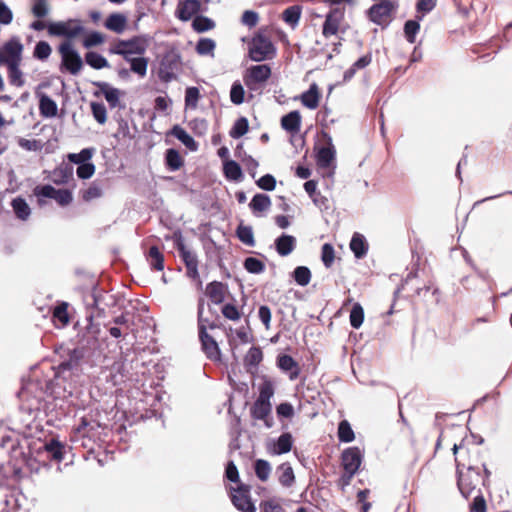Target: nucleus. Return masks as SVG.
Wrapping results in <instances>:
<instances>
[{
  "instance_id": "obj_1",
  "label": "nucleus",
  "mask_w": 512,
  "mask_h": 512,
  "mask_svg": "<svg viewBox=\"0 0 512 512\" xmlns=\"http://www.w3.org/2000/svg\"><path fill=\"white\" fill-rule=\"evenodd\" d=\"M452 450L457 466V485L462 496L468 499L482 481V477L479 468L473 466L471 461L467 460L470 451L463 442L460 444L454 443Z\"/></svg>"
},
{
  "instance_id": "obj_2",
  "label": "nucleus",
  "mask_w": 512,
  "mask_h": 512,
  "mask_svg": "<svg viewBox=\"0 0 512 512\" xmlns=\"http://www.w3.org/2000/svg\"><path fill=\"white\" fill-rule=\"evenodd\" d=\"M66 38L59 44L58 53L61 57L60 71L78 75L83 68V61L73 43L79 34H64Z\"/></svg>"
},
{
  "instance_id": "obj_3",
  "label": "nucleus",
  "mask_w": 512,
  "mask_h": 512,
  "mask_svg": "<svg viewBox=\"0 0 512 512\" xmlns=\"http://www.w3.org/2000/svg\"><path fill=\"white\" fill-rule=\"evenodd\" d=\"M174 247L178 251L179 257L185 265L186 276L195 281L198 287L202 286V280L198 271L199 260L197 254L190 249L184 241L183 236L179 232H175L172 236Z\"/></svg>"
},
{
  "instance_id": "obj_4",
  "label": "nucleus",
  "mask_w": 512,
  "mask_h": 512,
  "mask_svg": "<svg viewBox=\"0 0 512 512\" xmlns=\"http://www.w3.org/2000/svg\"><path fill=\"white\" fill-rule=\"evenodd\" d=\"M248 43V56L255 62L272 59L275 55V47L267 34H254L251 40L242 39Z\"/></svg>"
},
{
  "instance_id": "obj_5",
  "label": "nucleus",
  "mask_w": 512,
  "mask_h": 512,
  "mask_svg": "<svg viewBox=\"0 0 512 512\" xmlns=\"http://www.w3.org/2000/svg\"><path fill=\"white\" fill-rule=\"evenodd\" d=\"M182 61L181 56L176 50H169L162 56L159 68L158 77L162 82L168 83L177 78V74L181 71Z\"/></svg>"
},
{
  "instance_id": "obj_6",
  "label": "nucleus",
  "mask_w": 512,
  "mask_h": 512,
  "mask_svg": "<svg viewBox=\"0 0 512 512\" xmlns=\"http://www.w3.org/2000/svg\"><path fill=\"white\" fill-rule=\"evenodd\" d=\"M29 28L35 31L47 30V32H86L82 21L70 19L66 22H50L45 18H37Z\"/></svg>"
},
{
  "instance_id": "obj_7",
  "label": "nucleus",
  "mask_w": 512,
  "mask_h": 512,
  "mask_svg": "<svg viewBox=\"0 0 512 512\" xmlns=\"http://www.w3.org/2000/svg\"><path fill=\"white\" fill-rule=\"evenodd\" d=\"M33 194L37 197L39 206L46 204V201L42 198L54 199L60 206H67L73 200V196L70 190L55 189L51 185H38L33 189Z\"/></svg>"
},
{
  "instance_id": "obj_8",
  "label": "nucleus",
  "mask_w": 512,
  "mask_h": 512,
  "mask_svg": "<svg viewBox=\"0 0 512 512\" xmlns=\"http://www.w3.org/2000/svg\"><path fill=\"white\" fill-rule=\"evenodd\" d=\"M270 76L271 68L268 65H254L245 71L243 81L249 90L256 91L270 78Z\"/></svg>"
},
{
  "instance_id": "obj_9",
  "label": "nucleus",
  "mask_w": 512,
  "mask_h": 512,
  "mask_svg": "<svg viewBox=\"0 0 512 512\" xmlns=\"http://www.w3.org/2000/svg\"><path fill=\"white\" fill-rule=\"evenodd\" d=\"M395 9V5L390 0H383L374 4L369 10L368 15L371 21L379 25H386L391 20V14Z\"/></svg>"
},
{
  "instance_id": "obj_10",
  "label": "nucleus",
  "mask_w": 512,
  "mask_h": 512,
  "mask_svg": "<svg viewBox=\"0 0 512 512\" xmlns=\"http://www.w3.org/2000/svg\"><path fill=\"white\" fill-rule=\"evenodd\" d=\"M199 340L201 342L202 349L206 356L213 361L219 360L221 353L218 343L215 339L206 331L204 325H200Z\"/></svg>"
},
{
  "instance_id": "obj_11",
  "label": "nucleus",
  "mask_w": 512,
  "mask_h": 512,
  "mask_svg": "<svg viewBox=\"0 0 512 512\" xmlns=\"http://www.w3.org/2000/svg\"><path fill=\"white\" fill-rule=\"evenodd\" d=\"M323 137L326 139V146L317 150L316 161L319 167L328 168L335 159L336 151L330 135L323 133Z\"/></svg>"
},
{
  "instance_id": "obj_12",
  "label": "nucleus",
  "mask_w": 512,
  "mask_h": 512,
  "mask_svg": "<svg viewBox=\"0 0 512 512\" xmlns=\"http://www.w3.org/2000/svg\"><path fill=\"white\" fill-rule=\"evenodd\" d=\"M341 460L344 471L356 474L362 461L360 449L358 447L347 448L343 451Z\"/></svg>"
},
{
  "instance_id": "obj_13",
  "label": "nucleus",
  "mask_w": 512,
  "mask_h": 512,
  "mask_svg": "<svg viewBox=\"0 0 512 512\" xmlns=\"http://www.w3.org/2000/svg\"><path fill=\"white\" fill-rule=\"evenodd\" d=\"M5 65L21 64L23 45L16 38H12L2 47Z\"/></svg>"
},
{
  "instance_id": "obj_14",
  "label": "nucleus",
  "mask_w": 512,
  "mask_h": 512,
  "mask_svg": "<svg viewBox=\"0 0 512 512\" xmlns=\"http://www.w3.org/2000/svg\"><path fill=\"white\" fill-rule=\"evenodd\" d=\"M249 490L244 486H239L232 495V503L242 512H255V506L249 495Z\"/></svg>"
},
{
  "instance_id": "obj_15",
  "label": "nucleus",
  "mask_w": 512,
  "mask_h": 512,
  "mask_svg": "<svg viewBox=\"0 0 512 512\" xmlns=\"http://www.w3.org/2000/svg\"><path fill=\"white\" fill-rule=\"evenodd\" d=\"M344 8H334L326 16L322 32H338L344 30Z\"/></svg>"
},
{
  "instance_id": "obj_16",
  "label": "nucleus",
  "mask_w": 512,
  "mask_h": 512,
  "mask_svg": "<svg viewBox=\"0 0 512 512\" xmlns=\"http://www.w3.org/2000/svg\"><path fill=\"white\" fill-rule=\"evenodd\" d=\"M133 38L128 40L114 39L110 42L109 52L111 54L121 55L125 60H129L133 55Z\"/></svg>"
},
{
  "instance_id": "obj_17",
  "label": "nucleus",
  "mask_w": 512,
  "mask_h": 512,
  "mask_svg": "<svg viewBox=\"0 0 512 512\" xmlns=\"http://www.w3.org/2000/svg\"><path fill=\"white\" fill-rule=\"evenodd\" d=\"M278 367L289 373L290 380H296L300 375V366L294 358L288 354L279 355L277 358Z\"/></svg>"
},
{
  "instance_id": "obj_18",
  "label": "nucleus",
  "mask_w": 512,
  "mask_h": 512,
  "mask_svg": "<svg viewBox=\"0 0 512 512\" xmlns=\"http://www.w3.org/2000/svg\"><path fill=\"white\" fill-rule=\"evenodd\" d=\"M320 100L321 92L316 83H312L309 89L300 96L302 105L311 110L318 108Z\"/></svg>"
},
{
  "instance_id": "obj_19",
  "label": "nucleus",
  "mask_w": 512,
  "mask_h": 512,
  "mask_svg": "<svg viewBox=\"0 0 512 512\" xmlns=\"http://www.w3.org/2000/svg\"><path fill=\"white\" fill-rule=\"evenodd\" d=\"M302 117L299 111L294 110L281 118V127L291 133L296 134L300 131Z\"/></svg>"
},
{
  "instance_id": "obj_20",
  "label": "nucleus",
  "mask_w": 512,
  "mask_h": 512,
  "mask_svg": "<svg viewBox=\"0 0 512 512\" xmlns=\"http://www.w3.org/2000/svg\"><path fill=\"white\" fill-rule=\"evenodd\" d=\"M271 409L272 406L270 402L256 399L251 407V416L254 419L263 420L265 424L270 427L271 424L268 422V417L271 413Z\"/></svg>"
},
{
  "instance_id": "obj_21",
  "label": "nucleus",
  "mask_w": 512,
  "mask_h": 512,
  "mask_svg": "<svg viewBox=\"0 0 512 512\" xmlns=\"http://www.w3.org/2000/svg\"><path fill=\"white\" fill-rule=\"evenodd\" d=\"M226 287L222 282L213 281L206 286V295L212 303L218 305L225 300Z\"/></svg>"
},
{
  "instance_id": "obj_22",
  "label": "nucleus",
  "mask_w": 512,
  "mask_h": 512,
  "mask_svg": "<svg viewBox=\"0 0 512 512\" xmlns=\"http://www.w3.org/2000/svg\"><path fill=\"white\" fill-rule=\"evenodd\" d=\"M276 251L280 256H287L296 247V238L292 235L283 234L275 240Z\"/></svg>"
},
{
  "instance_id": "obj_23",
  "label": "nucleus",
  "mask_w": 512,
  "mask_h": 512,
  "mask_svg": "<svg viewBox=\"0 0 512 512\" xmlns=\"http://www.w3.org/2000/svg\"><path fill=\"white\" fill-rule=\"evenodd\" d=\"M200 10L198 0H185L178 6V16L181 20L187 21L196 15Z\"/></svg>"
},
{
  "instance_id": "obj_24",
  "label": "nucleus",
  "mask_w": 512,
  "mask_h": 512,
  "mask_svg": "<svg viewBox=\"0 0 512 512\" xmlns=\"http://www.w3.org/2000/svg\"><path fill=\"white\" fill-rule=\"evenodd\" d=\"M372 62V54L369 52L358 60H356L345 72L343 75L344 81H350L356 74L358 70L365 69Z\"/></svg>"
},
{
  "instance_id": "obj_25",
  "label": "nucleus",
  "mask_w": 512,
  "mask_h": 512,
  "mask_svg": "<svg viewBox=\"0 0 512 512\" xmlns=\"http://www.w3.org/2000/svg\"><path fill=\"white\" fill-rule=\"evenodd\" d=\"M57 104L46 94L39 96V112L43 117L52 118L57 115Z\"/></svg>"
},
{
  "instance_id": "obj_26",
  "label": "nucleus",
  "mask_w": 512,
  "mask_h": 512,
  "mask_svg": "<svg viewBox=\"0 0 512 512\" xmlns=\"http://www.w3.org/2000/svg\"><path fill=\"white\" fill-rule=\"evenodd\" d=\"M350 249L358 259L363 258L368 252V243L360 233H354L350 241Z\"/></svg>"
},
{
  "instance_id": "obj_27",
  "label": "nucleus",
  "mask_w": 512,
  "mask_h": 512,
  "mask_svg": "<svg viewBox=\"0 0 512 512\" xmlns=\"http://www.w3.org/2000/svg\"><path fill=\"white\" fill-rule=\"evenodd\" d=\"M96 85L100 89V92L104 95L109 106L111 108H116L119 105V90L117 88L111 87L106 82H99L96 83Z\"/></svg>"
},
{
  "instance_id": "obj_28",
  "label": "nucleus",
  "mask_w": 512,
  "mask_h": 512,
  "mask_svg": "<svg viewBox=\"0 0 512 512\" xmlns=\"http://www.w3.org/2000/svg\"><path fill=\"white\" fill-rule=\"evenodd\" d=\"M271 204V199L268 195L258 193L253 196L251 202L249 203V207L254 214H257L268 210Z\"/></svg>"
},
{
  "instance_id": "obj_29",
  "label": "nucleus",
  "mask_w": 512,
  "mask_h": 512,
  "mask_svg": "<svg viewBox=\"0 0 512 512\" xmlns=\"http://www.w3.org/2000/svg\"><path fill=\"white\" fill-rule=\"evenodd\" d=\"M263 360V352L260 347H251L244 357V365L250 370L251 368H257Z\"/></svg>"
},
{
  "instance_id": "obj_30",
  "label": "nucleus",
  "mask_w": 512,
  "mask_h": 512,
  "mask_svg": "<svg viewBox=\"0 0 512 512\" xmlns=\"http://www.w3.org/2000/svg\"><path fill=\"white\" fill-rule=\"evenodd\" d=\"M170 134L176 137L179 141H181L188 149L192 151H195L197 149L196 141L181 126H173V128L170 131Z\"/></svg>"
},
{
  "instance_id": "obj_31",
  "label": "nucleus",
  "mask_w": 512,
  "mask_h": 512,
  "mask_svg": "<svg viewBox=\"0 0 512 512\" xmlns=\"http://www.w3.org/2000/svg\"><path fill=\"white\" fill-rule=\"evenodd\" d=\"M147 260L152 269L162 271L164 269V255L157 246H151L147 253Z\"/></svg>"
},
{
  "instance_id": "obj_32",
  "label": "nucleus",
  "mask_w": 512,
  "mask_h": 512,
  "mask_svg": "<svg viewBox=\"0 0 512 512\" xmlns=\"http://www.w3.org/2000/svg\"><path fill=\"white\" fill-rule=\"evenodd\" d=\"M44 447L52 460L58 462L63 460L65 447L60 441L57 439H51L45 443Z\"/></svg>"
},
{
  "instance_id": "obj_33",
  "label": "nucleus",
  "mask_w": 512,
  "mask_h": 512,
  "mask_svg": "<svg viewBox=\"0 0 512 512\" xmlns=\"http://www.w3.org/2000/svg\"><path fill=\"white\" fill-rule=\"evenodd\" d=\"M126 17L120 13H113L106 19L104 26L113 32H122L125 29Z\"/></svg>"
},
{
  "instance_id": "obj_34",
  "label": "nucleus",
  "mask_w": 512,
  "mask_h": 512,
  "mask_svg": "<svg viewBox=\"0 0 512 512\" xmlns=\"http://www.w3.org/2000/svg\"><path fill=\"white\" fill-rule=\"evenodd\" d=\"M165 163L169 170L176 171L184 165V160L176 149L170 148L166 151Z\"/></svg>"
},
{
  "instance_id": "obj_35",
  "label": "nucleus",
  "mask_w": 512,
  "mask_h": 512,
  "mask_svg": "<svg viewBox=\"0 0 512 512\" xmlns=\"http://www.w3.org/2000/svg\"><path fill=\"white\" fill-rule=\"evenodd\" d=\"M223 172L227 179L239 181L242 178L240 165L234 160H226L223 165Z\"/></svg>"
},
{
  "instance_id": "obj_36",
  "label": "nucleus",
  "mask_w": 512,
  "mask_h": 512,
  "mask_svg": "<svg viewBox=\"0 0 512 512\" xmlns=\"http://www.w3.org/2000/svg\"><path fill=\"white\" fill-rule=\"evenodd\" d=\"M279 471V482L284 487H290L295 481V475L293 469L289 463H282L278 467Z\"/></svg>"
},
{
  "instance_id": "obj_37",
  "label": "nucleus",
  "mask_w": 512,
  "mask_h": 512,
  "mask_svg": "<svg viewBox=\"0 0 512 512\" xmlns=\"http://www.w3.org/2000/svg\"><path fill=\"white\" fill-rule=\"evenodd\" d=\"M85 62L93 69L100 70L109 67V63L101 54L89 51L85 54Z\"/></svg>"
},
{
  "instance_id": "obj_38",
  "label": "nucleus",
  "mask_w": 512,
  "mask_h": 512,
  "mask_svg": "<svg viewBox=\"0 0 512 512\" xmlns=\"http://www.w3.org/2000/svg\"><path fill=\"white\" fill-rule=\"evenodd\" d=\"M12 208L17 218L26 220L30 216L31 210L25 199L17 197L12 200Z\"/></svg>"
},
{
  "instance_id": "obj_39",
  "label": "nucleus",
  "mask_w": 512,
  "mask_h": 512,
  "mask_svg": "<svg viewBox=\"0 0 512 512\" xmlns=\"http://www.w3.org/2000/svg\"><path fill=\"white\" fill-rule=\"evenodd\" d=\"M274 395V382L267 376L262 377V382L259 385L258 400L270 402V398Z\"/></svg>"
},
{
  "instance_id": "obj_40",
  "label": "nucleus",
  "mask_w": 512,
  "mask_h": 512,
  "mask_svg": "<svg viewBox=\"0 0 512 512\" xmlns=\"http://www.w3.org/2000/svg\"><path fill=\"white\" fill-rule=\"evenodd\" d=\"M216 43L210 38H201L196 44L195 50L200 56H214Z\"/></svg>"
},
{
  "instance_id": "obj_41",
  "label": "nucleus",
  "mask_w": 512,
  "mask_h": 512,
  "mask_svg": "<svg viewBox=\"0 0 512 512\" xmlns=\"http://www.w3.org/2000/svg\"><path fill=\"white\" fill-rule=\"evenodd\" d=\"M8 71L9 83L16 87L24 85L23 73L20 70V64L6 65Z\"/></svg>"
},
{
  "instance_id": "obj_42",
  "label": "nucleus",
  "mask_w": 512,
  "mask_h": 512,
  "mask_svg": "<svg viewBox=\"0 0 512 512\" xmlns=\"http://www.w3.org/2000/svg\"><path fill=\"white\" fill-rule=\"evenodd\" d=\"M72 177V167L61 166L53 170L52 182L56 185H62L68 182Z\"/></svg>"
},
{
  "instance_id": "obj_43",
  "label": "nucleus",
  "mask_w": 512,
  "mask_h": 512,
  "mask_svg": "<svg viewBox=\"0 0 512 512\" xmlns=\"http://www.w3.org/2000/svg\"><path fill=\"white\" fill-rule=\"evenodd\" d=\"M300 16L301 7L298 5L290 6L282 12V19L292 28L299 22Z\"/></svg>"
},
{
  "instance_id": "obj_44",
  "label": "nucleus",
  "mask_w": 512,
  "mask_h": 512,
  "mask_svg": "<svg viewBox=\"0 0 512 512\" xmlns=\"http://www.w3.org/2000/svg\"><path fill=\"white\" fill-rule=\"evenodd\" d=\"M350 325L354 329H358L361 327L364 321V309L360 303H355L350 311Z\"/></svg>"
},
{
  "instance_id": "obj_45",
  "label": "nucleus",
  "mask_w": 512,
  "mask_h": 512,
  "mask_svg": "<svg viewBox=\"0 0 512 512\" xmlns=\"http://www.w3.org/2000/svg\"><path fill=\"white\" fill-rule=\"evenodd\" d=\"M249 130V122L246 117L238 118L233 127L231 128L229 134L232 138L238 139L245 135Z\"/></svg>"
},
{
  "instance_id": "obj_46",
  "label": "nucleus",
  "mask_w": 512,
  "mask_h": 512,
  "mask_svg": "<svg viewBox=\"0 0 512 512\" xmlns=\"http://www.w3.org/2000/svg\"><path fill=\"white\" fill-rule=\"evenodd\" d=\"M355 438L353 429L347 420H342L338 425V439L341 442L349 443Z\"/></svg>"
},
{
  "instance_id": "obj_47",
  "label": "nucleus",
  "mask_w": 512,
  "mask_h": 512,
  "mask_svg": "<svg viewBox=\"0 0 512 512\" xmlns=\"http://www.w3.org/2000/svg\"><path fill=\"white\" fill-rule=\"evenodd\" d=\"M293 278L300 286H306L311 281V271L306 266H298L293 271Z\"/></svg>"
},
{
  "instance_id": "obj_48",
  "label": "nucleus",
  "mask_w": 512,
  "mask_h": 512,
  "mask_svg": "<svg viewBox=\"0 0 512 512\" xmlns=\"http://www.w3.org/2000/svg\"><path fill=\"white\" fill-rule=\"evenodd\" d=\"M52 53L50 44L46 41H39L36 43L33 57L40 61H46Z\"/></svg>"
},
{
  "instance_id": "obj_49",
  "label": "nucleus",
  "mask_w": 512,
  "mask_h": 512,
  "mask_svg": "<svg viewBox=\"0 0 512 512\" xmlns=\"http://www.w3.org/2000/svg\"><path fill=\"white\" fill-rule=\"evenodd\" d=\"M94 154L93 148H84L79 153H70L67 158L70 162L75 164H84L92 158Z\"/></svg>"
},
{
  "instance_id": "obj_50",
  "label": "nucleus",
  "mask_w": 512,
  "mask_h": 512,
  "mask_svg": "<svg viewBox=\"0 0 512 512\" xmlns=\"http://www.w3.org/2000/svg\"><path fill=\"white\" fill-rule=\"evenodd\" d=\"M256 476L263 482L267 481L271 473V466L268 461L258 459L254 464Z\"/></svg>"
},
{
  "instance_id": "obj_51",
  "label": "nucleus",
  "mask_w": 512,
  "mask_h": 512,
  "mask_svg": "<svg viewBox=\"0 0 512 512\" xmlns=\"http://www.w3.org/2000/svg\"><path fill=\"white\" fill-rule=\"evenodd\" d=\"M130 70L141 77H144L147 72L148 60L143 57L129 58Z\"/></svg>"
},
{
  "instance_id": "obj_52",
  "label": "nucleus",
  "mask_w": 512,
  "mask_h": 512,
  "mask_svg": "<svg viewBox=\"0 0 512 512\" xmlns=\"http://www.w3.org/2000/svg\"><path fill=\"white\" fill-rule=\"evenodd\" d=\"M192 27L196 32H206L214 29V22L205 16H196L193 19Z\"/></svg>"
},
{
  "instance_id": "obj_53",
  "label": "nucleus",
  "mask_w": 512,
  "mask_h": 512,
  "mask_svg": "<svg viewBox=\"0 0 512 512\" xmlns=\"http://www.w3.org/2000/svg\"><path fill=\"white\" fill-rule=\"evenodd\" d=\"M90 107L94 119L99 124H105L107 121V110L105 105L102 102H91Z\"/></svg>"
},
{
  "instance_id": "obj_54",
  "label": "nucleus",
  "mask_w": 512,
  "mask_h": 512,
  "mask_svg": "<svg viewBox=\"0 0 512 512\" xmlns=\"http://www.w3.org/2000/svg\"><path fill=\"white\" fill-rule=\"evenodd\" d=\"M53 318L59 321L63 326L70 321L68 314V303L62 302L53 309Z\"/></svg>"
},
{
  "instance_id": "obj_55",
  "label": "nucleus",
  "mask_w": 512,
  "mask_h": 512,
  "mask_svg": "<svg viewBox=\"0 0 512 512\" xmlns=\"http://www.w3.org/2000/svg\"><path fill=\"white\" fill-rule=\"evenodd\" d=\"M259 509L260 512H286L280 501L276 498L261 501Z\"/></svg>"
},
{
  "instance_id": "obj_56",
  "label": "nucleus",
  "mask_w": 512,
  "mask_h": 512,
  "mask_svg": "<svg viewBox=\"0 0 512 512\" xmlns=\"http://www.w3.org/2000/svg\"><path fill=\"white\" fill-rule=\"evenodd\" d=\"M292 436L290 433H283L276 442V452L278 454L288 453L292 448Z\"/></svg>"
},
{
  "instance_id": "obj_57",
  "label": "nucleus",
  "mask_w": 512,
  "mask_h": 512,
  "mask_svg": "<svg viewBox=\"0 0 512 512\" xmlns=\"http://www.w3.org/2000/svg\"><path fill=\"white\" fill-rule=\"evenodd\" d=\"M236 235L242 243L250 246L254 244L253 232L250 226L239 225Z\"/></svg>"
},
{
  "instance_id": "obj_58",
  "label": "nucleus",
  "mask_w": 512,
  "mask_h": 512,
  "mask_svg": "<svg viewBox=\"0 0 512 512\" xmlns=\"http://www.w3.org/2000/svg\"><path fill=\"white\" fill-rule=\"evenodd\" d=\"M244 268L249 273L259 274L265 270V265L261 260L255 257H248L244 261Z\"/></svg>"
},
{
  "instance_id": "obj_59",
  "label": "nucleus",
  "mask_w": 512,
  "mask_h": 512,
  "mask_svg": "<svg viewBox=\"0 0 512 512\" xmlns=\"http://www.w3.org/2000/svg\"><path fill=\"white\" fill-rule=\"evenodd\" d=\"M335 259V250L334 247L325 243L321 249V260L326 268H330Z\"/></svg>"
},
{
  "instance_id": "obj_60",
  "label": "nucleus",
  "mask_w": 512,
  "mask_h": 512,
  "mask_svg": "<svg viewBox=\"0 0 512 512\" xmlns=\"http://www.w3.org/2000/svg\"><path fill=\"white\" fill-rule=\"evenodd\" d=\"M245 91L240 82H234L230 90L231 102L240 105L244 102Z\"/></svg>"
},
{
  "instance_id": "obj_61",
  "label": "nucleus",
  "mask_w": 512,
  "mask_h": 512,
  "mask_svg": "<svg viewBox=\"0 0 512 512\" xmlns=\"http://www.w3.org/2000/svg\"><path fill=\"white\" fill-rule=\"evenodd\" d=\"M222 315L231 321H238L241 319L242 313L234 304L226 303L221 308Z\"/></svg>"
},
{
  "instance_id": "obj_62",
  "label": "nucleus",
  "mask_w": 512,
  "mask_h": 512,
  "mask_svg": "<svg viewBox=\"0 0 512 512\" xmlns=\"http://www.w3.org/2000/svg\"><path fill=\"white\" fill-rule=\"evenodd\" d=\"M105 41L104 34H85V37L82 39V45L86 49H90L101 45Z\"/></svg>"
},
{
  "instance_id": "obj_63",
  "label": "nucleus",
  "mask_w": 512,
  "mask_h": 512,
  "mask_svg": "<svg viewBox=\"0 0 512 512\" xmlns=\"http://www.w3.org/2000/svg\"><path fill=\"white\" fill-rule=\"evenodd\" d=\"M102 196V188L95 182L82 192V199L86 202L97 199Z\"/></svg>"
},
{
  "instance_id": "obj_64",
  "label": "nucleus",
  "mask_w": 512,
  "mask_h": 512,
  "mask_svg": "<svg viewBox=\"0 0 512 512\" xmlns=\"http://www.w3.org/2000/svg\"><path fill=\"white\" fill-rule=\"evenodd\" d=\"M200 98V92L197 87H188L185 92L186 107L196 108Z\"/></svg>"
}]
</instances>
